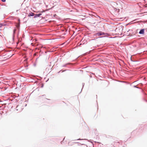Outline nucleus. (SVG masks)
I'll use <instances>...</instances> for the list:
<instances>
[{
  "instance_id": "obj_1",
  "label": "nucleus",
  "mask_w": 147,
  "mask_h": 147,
  "mask_svg": "<svg viewBox=\"0 0 147 147\" xmlns=\"http://www.w3.org/2000/svg\"><path fill=\"white\" fill-rule=\"evenodd\" d=\"M105 33L102 32H97L95 34V35H98V36H104L105 35Z\"/></svg>"
},
{
  "instance_id": "obj_2",
  "label": "nucleus",
  "mask_w": 147,
  "mask_h": 147,
  "mask_svg": "<svg viewBox=\"0 0 147 147\" xmlns=\"http://www.w3.org/2000/svg\"><path fill=\"white\" fill-rule=\"evenodd\" d=\"M139 33L140 34H144V29H142L139 32Z\"/></svg>"
},
{
  "instance_id": "obj_3",
  "label": "nucleus",
  "mask_w": 147,
  "mask_h": 147,
  "mask_svg": "<svg viewBox=\"0 0 147 147\" xmlns=\"http://www.w3.org/2000/svg\"><path fill=\"white\" fill-rule=\"evenodd\" d=\"M41 15H42L41 13H39L38 14H36L35 15V16H34V18H36L37 17H39Z\"/></svg>"
},
{
  "instance_id": "obj_4",
  "label": "nucleus",
  "mask_w": 147,
  "mask_h": 147,
  "mask_svg": "<svg viewBox=\"0 0 147 147\" xmlns=\"http://www.w3.org/2000/svg\"><path fill=\"white\" fill-rule=\"evenodd\" d=\"M34 15V14L32 13V12H31V13H29V15H28V16H33Z\"/></svg>"
},
{
  "instance_id": "obj_5",
  "label": "nucleus",
  "mask_w": 147,
  "mask_h": 147,
  "mask_svg": "<svg viewBox=\"0 0 147 147\" xmlns=\"http://www.w3.org/2000/svg\"><path fill=\"white\" fill-rule=\"evenodd\" d=\"M19 107H20V106H18H18L17 107H16V110H18V108H19Z\"/></svg>"
},
{
  "instance_id": "obj_6",
  "label": "nucleus",
  "mask_w": 147,
  "mask_h": 147,
  "mask_svg": "<svg viewBox=\"0 0 147 147\" xmlns=\"http://www.w3.org/2000/svg\"><path fill=\"white\" fill-rule=\"evenodd\" d=\"M1 1L3 2H5V0H1Z\"/></svg>"
},
{
  "instance_id": "obj_7",
  "label": "nucleus",
  "mask_w": 147,
  "mask_h": 147,
  "mask_svg": "<svg viewBox=\"0 0 147 147\" xmlns=\"http://www.w3.org/2000/svg\"><path fill=\"white\" fill-rule=\"evenodd\" d=\"M145 7H147V4L145 5Z\"/></svg>"
},
{
  "instance_id": "obj_8",
  "label": "nucleus",
  "mask_w": 147,
  "mask_h": 147,
  "mask_svg": "<svg viewBox=\"0 0 147 147\" xmlns=\"http://www.w3.org/2000/svg\"><path fill=\"white\" fill-rule=\"evenodd\" d=\"M44 11H41L40 12L41 13H42L43 12H44Z\"/></svg>"
},
{
  "instance_id": "obj_9",
  "label": "nucleus",
  "mask_w": 147,
  "mask_h": 147,
  "mask_svg": "<svg viewBox=\"0 0 147 147\" xmlns=\"http://www.w3.org/2000/svg\"><path fill=\"white\" fill-rule=\"evenodd\" d=\"M35 41H37V39H35Z\"/></svg>"
},
{
  "instance_id": "obj_10",
  "label": "nucleus",
  "mask_w": 147,
  "mask_h": 147,
  "mask_svg": "<svg viewBox=\"0 0 147 147\" xmlns=\"http://www.w3.org/2000/svg\"><path fill=\"white\" fill-rule=\"evenodd\" d=\"M22 110V109H20V111H21Z\"/></svg>"
},
{
  "instance_id": "obj_11",
  "label": "nucleus",
  "mask_w": 147,
  "mask_h": 147,
  "mask_svg": "<svg viewBox=\"0 0 147 147\" xmlns=\"http://www.w3.org/2000/svg\"><path fill=\"white\" fill-rule=\"evenodd\" d=\"M43 86L42 85V86H41V87L42 88Z\"/></svg>"
}]
</instances>
